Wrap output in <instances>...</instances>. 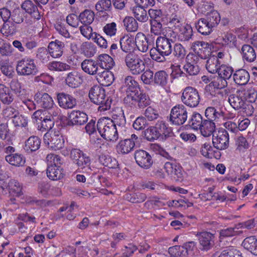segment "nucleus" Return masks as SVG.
<instances>
[{
	"instance_id": "f257e3e1",
	"label": "nucleus",
	"mask_w": 257,
	"mask_h": 257,
	"mask_svg": "<svg viewBox=\"0 0 257 257\" xmlns=\"http://www.w3.org/2000/svg\"><path fill=\"white\" fill-rule=\"evenodd\" d=\"M172 34H174L173 31L169 30L167 35L157 38L156 48L151 49L150 51V57L153 60L160 63L165 62L167 60L166 57L172 54L174 41L169 36L171 37Z\"/></svg>"
},
{
	"instance_id": "f03ea898",
	"label": "nucleus",
	"mask_w": 257,
	"mask_h": 257,
	"mask_svg": "<svg viewBox=\"0 0 257 257\" xmlns=\"http://www.w3.org/2000/svg\"><path fill=\"white\" fill-rule=\"evenodd\" d=\"M96 126L99 133L103 139L112 142L118 140V133L119 131L111 123L110 118L102 117L99 119Z\"/></svg>"
},
{
	"instance_id": "7ed1b4c3",
	"label": "nucleus",
	"mask_w": 257,
	"mask_h": 257,
	"mask_svg": "<svg viewBox=\"0 0 257 257\" xmlns=\"http://www.w3.org/2000/svg\"><path fill=\"white\" fill-rule=\"evenodd\" d=\"M89 97L93 103L99 105L98 110L100 111H104L110 108L111 101L106 97L104 89L99 86L95 85L90 88Z\"/></svg>"
},
{
	"instance_id": "20e7f679",
	"label": "nucleus",
	"mask_w": 257,
	"mask_h": 257,
	"mask_svg": "<svg viewBox=\"0 0 257 257\" xmlns=\"http://www.w3.org/2000/svg\"><path fill=\"white\" fill-rule=\"evenodd\" d=\"M124 62L128 69L133 75H139L144 72L146 64L140 56L133 52L126 54L124 56Z\"/></svg>"
},
{
	"instance_id": "39448f33",
	"label": "nucleus",
	"mask_w": 257,
	"mask_h": 257,
	"mask_svg": "<svg viewBox=\"0 0 257 257\" xmlns=\"http://www.w3.org/2000/svg\"><path fill=\"white\" fill-rule=\"evenodd\" d=\"M191 49L194 54L189 53L187 58H191L194 61H197L198 57L202 59H206L211 55V46L208 43L204 41H197L192 44Z\"/></svg>"
},
{
	"instance_id": "423d86ee",
	"label": "nucleus",
	"mask_w": 257,
	"mask_h": 257,
	"mask_svg": "<svg viewBox=\"0 0 257 257\" xmlns=\"http://www.w3.org/2000/svg\"><path fill=\"white\" fill-rule=\"evenodd\" d=\"M44 143L54 150H59L64 146V139L60 132L56 129L47 132L43 137Z\"/></svg>"
},
{
	"instance_id": "0eeeda50",
	"label": "nucleus",
	"mask_w": 257,
	"mask_h": 257,
	"mask_svg": "<svg viewBox=\"0 0 257 257\" xmlns=\"http://www.w3.org/2000/svg\"><path fill=\"white\" fill-rule=\"evenodd\" d=\"M16 71L21 76L35 75L38 72L34 60L31 58L23 59L18 61Z\"/></svg>"
},
{
	"instance_id": "6e6552de",
	"label": "nucleus",
	"mask_w": 257,
	"mask_h": 257,
	"mask_svg": "<svg viewBox=\"0 0 257 257\" xmlns=\"http://www.w3.org/2000/svg\"><path fill=\"white\" fill-rule=\"evenodd\" d=\"M188 118V109L183 104H178L171 109L170 120L175 125L183 124Z\"/></svg>"
},
{
	"instance_id": "1a4fd4ad",
	"label": "nucleus",
	"mask_w": 257,
	"mask_h": 257,
	"mask_svg": "<svg viewBox=\"0 0 257 257\" xmlns=\"http://www.w3.org/2000/svg\"><path fill=\"white\" fill-rule=\"evenodd\" d=\"M181 100L185 105L195 107L198 106L200 98L198 90L192 87H186L182 93Z\"/></svg>"
},
{
	"instance_id": "9d476101",
	"label": "nucleus",
	"mask_w": 257,
	"mask_h": 257,
	"mask_svg": "<svg viewBox=\"0 0 257 257\" xmlns=\"http://www.w3.org/2000/svg\"><path fill=\"white\" fill-rule=\"evenodd\" d=\"M70 158L73 163L78 167V169L87 168L90 170V159L82 151L77 149H73L70 152Z\"/></svg>"
},
{
	"instance_id": "9b49d317",
	"label": "nucleus",
	"mask_w": 257,
	"mask_h": 257,
	"mask_svg": "<svg viewBox=\"0 0 257 257\" xmlns=\"http://www.w3.org/2000/svg\"><path fill=\"white\" fill-rule=\"evenodd\" d=\"M212 144L215 148L219 150L227 149L229 146V135L224 128H220L212 136Z\"/></svg>"
},
{
	"instance_id": "f8f14e48",
	"label": "nucleus",
	"mask_w": 257,
	"mask_h": 257,
	"mask_svg": "<svg viewBox=\"0 0 257 257\" xmlns=\"http://www.w3.org/2000/svg\"><path fill=\"white\" fill-rule=\"evenodd\" d=\"M201 250L208 251L212 248L214 245V235L213 234L203 231L198 232L197 235Z\"/></svg>"
},
{
	"instance_id": "ddd939ff",
	"label": "nucleus",
	"mask_w": 257,
	"mask_h": 257,
	"mask_svg": "<svg viewBox=\"0 0 257 257\" xmlns=\"http://www.w3.org/2000/svg\"><path fill=\"white\" fill-rule=\"evenodd\" d=\"M134 156L136 163L141 168L148 169L153 164V161L151 155L145 150L136 151Z\"/></svg>"
},
{
	"instance_id": "4468645a",
	"label": "nucleus",
	"mask_w": 257,
	"mask_h": 257,
	"mask_svg": "<svg viewBox=\"0 0 257 257\" xmlns=\"http://www.w3.org/2000/svg\"><path fill=\"white\" fill-rule=\"evenodd\" d=\"M164 169L176 181L182 182L184 180V172L181 166L176 163L166 162Z\"/></svg>"
},
{
	"instance_id": "2eb2a0df",
	"label": "nucleus",
	"mask_w": 257,
	"mask_h": 257,
	"mask_svg": "<svg viewBox=\"0 0 257 257\" xmlns=\"http://www.w3.org/2000/svg\"><path fill=\"white\" fill-rule=\"evenodd\" d=\"M57 99L59 106L64 109H72L77 104L76 100L73 96L64 92L58 93Z\"/></svg>"
},
{
	"instance_id": "dca6fc26",
	"label": "nucleus",
	"mask_w": 257,
	"mask_h": 257,
	"mask_svg": "<svg viewBox=\"0 0 257 257\" xmlns=\"http://www.w3.org/2000/svg\"><path fill=\"white\" fill-rule=\"evenodd\" d=\"M88 120L87 115L79 110L72 111L68 116V126L81 125L85 123Z\"/></svg>"
},
{
	"instance_id": "f3484780",
	"label": "nucleus",
	"mask_w": 257,
	"mask_h": 257,
	"mask_svg": "<svg viewBox=\"0 0 257 257\" xmlns=\"http://www.w3.org/2000/svg\"><path fill=\"white\" fill-rule=\"evenodd\" d=\"M151 100L148 95L140 91L130 100V103H124L127 106L137 105L143 108L150 104Z\"/></svg>"
},
{
	"instance_id": "a211bd4d",
	"label": "nucleus",
	"mask_w": 257,
	"mask_h": 257,
	"mask_svg": "<svg viewBox=\"0 0 257 257\" xmlns=\"http://www.w3.org/2000/svg\"><path fill=\"white\" fill-rule=\"evenodd\" d=\"M38 7L36 4H35L31 0H26L21 5V8L23 11L30 15L32 18L39 20L41 19V15Z\"/></svg>"
},
{
	"instance_id": "6ab92c4d",
	"label": "nucleus",
	"mask_w": 257,
	"mask_h": 257,
	"mask_svg": "<svg viewBox=\"0 0 257 257\" xmlns=\"http://www.w3.org/2000/svg\"><path fill=\"white\" fill-rule=\"evenodd\" d=\"M242 92H236V93L231 94L228 97V102L230 105L235 109L246 108L245 100L241 95Z\"/></svg>"
},
{
	"instance_id": "aec40b11",
	"label": "nucleus",
	"mask_w": 257,
	"mask_h": 257,
	"mask_svg": "<svg viewBox=\"0 0 257 257\" xmlns=\"http://www.w3.org/2000/svg\"><path fill=\"white\" fill-rule=\"evenodd\" d=\"M64 46V43L58 40L51 42L48 47L51 56L54 58L60 57L63 54Z\"/></svg>"
},
{
	"instance_id": "412c9836",
	"label": "nucleus",
	"mask_w": 257,
	"mask_h": 257,
	"mask_svg": "<svg viewBox=\"0 0 257 257\" xmlns=\"http://www.w3.org/2000/svg\"><path fill=\"white\" fill-rule=\"evenodd\" d=\"M154 126L160 136L161 141L165 140L171 137L173 134L172 129L168 127L164 121H158Z\"/></svg>"
},
{
	"instance_id": "4be33fe9",
	"label": "nucleus",
	"mask_w": 257,
	"mask_h": 257,
	"mask_svg": "<svg viewBox=\"0 0 257 257\" xmlns=\"http://www.w3.org/2000/svg\"><path fill=\"white\" fill-rule=\"evenodd\" d=\"M135 146V143L133 140L124 139L120 141L117 145L116 151L119 154H127L134 149Z\"/></svg>"
},
{
	"instance_id": "5701e85b",
	"label": "nucleus",
	"mask_w": 257,
	"mask_h": 257,
	"mask_svg": "<svg viewBox=\"0 0 257 257\" xmlns=\"http://www.w3.org/2000/svg\"><path fill=\"white\" fill-rule=\"evenodd\" d=\"M82 69L88 74L94 75L97 74L98 64L97 61L91 59H85L81 64Z\"/></svg>"
},
{
	"instance_id": "b1692460",
	"label": "nucleus",
	"mask_w": 257,
	"mask_h": 257,
	"mask_svg": "<svg viewBox=\"0 0 257 257\" xmlns=\"http://www.w3.org/2000/svg\"><path fill=\"white\" fill-rule=\"evenodd\" d=\"M66 84L72 88L79 87L83 82L82 76L77 72L69 73L65 79Z\"/></svg>"
},
{
	"instance_id": "393cba45",
	"label": "nucleus",
	"mask_w": 257,
	"mask_h": 257,
	"mask_svg": "<svg viewBox=\"0 0 257 257\" xmlns=\"http://www.w3.org/2000/svg\"><path fill=\"white\" fill-rule=\"evenodd\" d=\"M96 79L98 82L105 86H110L114 80L113 74L109 70H103L97 74Z\"/></svg>"
},
{
	"instance_id": "a878e982",
	"label": "nucleus",
	"mask_w": 257,
	"mask_h": 257,
	"mask_svg": "<svg viewBox=\"0 0 257 257\" xmlns=\"http://www.w3.org/2000/svg\"><path fill=\"white\" fill-rule=\"evenodd\" d=\"M234 81L236 84H246L249 80V74L245 69H240L235 71L233 74Z\"/></svg>"
},
{
	"instance_id": "bb28decb",
	"label": "nucleus",
	"mask_w": 257,
	"mask_h": 257,
	"mask_svg": "<svg viewBox=\"0 0 257 257\" xmlns=\"http://www.w3.org/2000/svg\"><path fill=\"white\" fill-rule=\"evenodd\" d=\"M241 245L252 254L257 255V239L255 236H250L245 238Z\"/></svg>"
},
{
	"instance_id": "cd10ccee",
	"label": "nucleus",
	"mask_w": 257,
	"mask_h": 257,
	"mask_svg": "<svg viewBox=\"0 0 257 257\" xmlns=\"http://www.w3.org/2000/svg\"><path fill=\"white\" fill-rule=\"evenodd\" d=\"M215 123L214 121H212L207 119H204L202 123L201 126L199 130L202 136L205 137L210 136L215 132Z\"/></svg>"
},
{
	"instance_id": "c85d7f7f",
	"label": "nucleus",
	"mask_w": 257,
	"mask_h": 257,
	"mask_svg": "<svg viewBox=\"0 0 257 257\" xmlns=\"http://www.w3.org/2000/svg\"><path fill=\"white\" fill-rule=\"evenodd\" d=\"M205 115L207 120L212 121H218L223 117V112L220 109L214 107H208L205 111Z\"/></svg>"
},
{
	"instance_id": "c756f323",
	"label": "nucleus",
	"mask_w": 257,
	"mask_h": 257,
	"mask_svg": "<svg viewBox=\"0 0 257 257\" xmlns=\"http://www.w3.org/2000/svg\"><path fill=\"white\" fill-rule=\"evenodd\" d=\"M97 63L101 68L105 70H108L111 69L115 64L113 58L106 54L98 56Z\"/></svg>"
},
{
	"instance_id": "7c9ffc66",
	"label": "nucleus",
	"mask_w": 257,
	"mask_h": 257,
	"mask_svg": "<svg viewBox=\"0 0 257 257\" xmlns=\"http://www.w3.org/2000/svg\"><path fill=\"white\" fill-rule=\"evenodd\" d=\"M241 54L243 59L248 62H253L256 58L254 49L249 45H243L242 46Z\"/></svg>"
},
{
	"instance_id": "2f4dec72",
	"label": "nucleus",
	"mask_w": 257,
	"mask_h": 257,
	"mask_svg": "<svg viewBox=\"0 0 257 257\" xmlns=\"http://www.w3.org/2000/svg\"><path fill=\"white\" fill-rule=\"evenodd\" d=\"M41 140L37 136L30 137L25 142V150L28 153L38 150L40 147Z\"/></svg>"
},
{
	"instance_id": "473e14b6",
	"label": "nucleus",
	"mask_w": 257,
	"mask_h": 257,
	"mask_svg": "<svg viewBox=\"0 0 257 257\" xmlns=\"http://www.w3.org/2000/svg\"><path fill=\"white\" fill-rule=\"evenodd\" d=\"M47 175L52 180H58L63 178V169L61 167L49 166L47 169Z\"/></svg>"
},
{
	"instance_id": "72a5a7b5",
	"label": "nucleus",
	"mask_w": 257,
	"mask_h": 257,
	"mask_svg": "<svg viewBox=\"0 0 257 257\" xmlns=\"http://www.w3.org/2000/svg\"><path fill=\"white\" fill-rule=\"evenodd\" d=\"M179 38L182 42H187L192 39L193 30L191 26L187 24H184L179 30Z\"/></svg>"
},
{
	"instance_id": "f704fd0d",
	"label": "nucleus",
	"mask_w": 257,
	"mask_h": 257,
	"mask_svg": "<svg viewBox=\"0 0 257 257\" xmlns=\"http://www.w3.org/2000/svg\"><path fill=\"white\" fill-rule=\"evenodd\" d=\"M135 43L139 51L146 52L148 50V39L144 34L139 33L137 34L135 38Z\"/></svg>"
},
{
	"instance_id": "c9c22d12",
	"label": "nucleus",
	"mask_w": 257,
	"mask_h": 257,
	"mask_svg": "<svg viewBox=\"0 0 257 257\" xmlns=\"http://www.w3.org/2000/svg\"><path fill=\"white\" fill-rule=\"evenodd\" d=\"M221 61L215 55L210 56L207 60L206 68L209 72L214 74L219 70Z\"/></svg>"
},
{
	"instance_id": "e433bc0d",
	"label": "nucleus",
	"mask_w": 257,
	"mask_h": 257,
	"mask_svg": "<svg viewBox=\"0 0 257 257\" xmlns=\"http://www.w3.org/2000/svg\"><path fill=\"white\" fill-rule=\"evenodd\" d=\"M203 120L200 113L194 112L188 120V125L192 129L197 131L200 129Z\"/></svg>"
},
{
	"instance_id": "4c0bfd02",
	"label": "nucleus",
	"mask_w": 257,
	"mask_h": 257,
	"mask_svg": "<svg viewBox=\"0 0 257 257\" xmlns=\"http://www.w3.org/2000/svg\"><path fill=\"white\" fill-rule=\"evenodd\" d=\"M146 7L137 6L132 9V12L134 17L139 22L144 23L148 21V16Z\"/></svg>"
},
{
	"instance_id": "58836bf2",
	"label": "nucleus",
	"mask_w": 257,
	"mask_h": 257,
	"mask_svg": "<svg viewBox=\"0 0 257 257\" xmlns=\"http://www.w3.org/2000/svg\"><path fill=\"white\" fill-rule=\"evenodd\" d=\"M98 161L103 166L109 168H116L118 166L116 160L108 155L101 154L99 156Z\"/></svg>"
},
{
	"instance_id": "ea45409f",
	"label": "nucleus",
	"mask_w": 257,
	"mask_h": 257,
	"mask_svg": "<svg viewBox=\"0 0 257 257\" xmlns=\"http://www.w3.org/2000/svg\"><path fill=\"white\" fill-rule=\"evenodd\" d=\"M5 159L9 164L16 166H22L25 163L23 156L18 153L8 155L6 156Z\"/></svg>"
},
{
	"instance_id": "a19ab883",
	"label": "nucleus",
	"mask_w": 257,
	"mask_h": 257,
	"mask_svg": "<svg viewBox=\"0 0 257 257\" xmlns=\"http://www.w3.org/2000/svg\"><path fill=\"white\" fill-rule=\"evenodd\" d=\"M95 14L90 10L86 9L81 12L78 17L79 21L83 25H90L94 21Z\"/></svg>"
},
{
	"instance_id": "79ce46f5",
	"label": "nucleus",
	"mask_w": 257,
	"mask_h": 257,
	"mask_svg": "<svg viewBox=\"0 0 257 257\" xmlns=\"http://www.w3.org/2000/svg\"><path fill=\"white\" fill-rule=\"evenodd\" d=\"M120 112L118 115L113 114L112 119H110V120L111 123H113V125L117 127L119 131H122L125 128L126 120L122 110Z\"/></svg>"
},
{
	"instance_id": "37998d69",
	"label": "nucleus",
	"mask_w": 257,
	"mask_h": 257,
	"mask_svg": "<svg viewBox=\"0 0 257 257\" xmlns=\"http://www.w3.org/2000/svg\"><path fill=\"white\" fill-rule=\"evenodd\" d=\"M183 68L185 72L186 76L197 75L200 71L197 61H194L193 60L192 62H187L185 64Z\"/></svg>"
},
{
	"instance_id": "c03bdc74",
	"label": "nucleus",
	"mask_w": 257,
	"mask_h": 257,
	"mask_svg": "<svg viewBox=\"0 0 257 257\" xmlns=\"http://www.w3.org/2000/svg\"><path fill=\"white\" fill-rule=\"evenodd\" d=\"M204 19L212 28L216 27L221 21L220 14L216 11L208 13Z\"/></svg>"
},
{
	"instance_id": "a18cd8bd",
	"label": "nucleus",
	"mask_w": 257,
	"mask_h": 257,
	"mask_svg": "<svg viewBox=\"0 0 257 257\" xmlns=\"http://www.w3.org/2000/svg\"><path fill=\"white\" fill-rule=\"evenodd\" d=\"M119 44L122 52L128 53L134 49L135 42L132 39L123 37L120 38Z\"/></svg>"
},
{
	"instance_id": "49530a36",
	"label": "nucleus",
	"mask_w": 257,
	"mask_h": 257,
	"mask_svg": "<svg viewBox=\"0 0 257 257\" xmlns=\"http://www.w3.org/2000/svg\"><path fill=\"white\" fill-rule=\"evenodd\" d=\"M198 32L203 35H208L212 31L213 28L204 20L200 19L195 25Z\"/></svg>"
},
{
	"instance_id": "de8ad7c7",
	"label": "nucleus",
	"mask_w": 257,
	"mask_h": 257,
	"mask_svg": "<svg viewBox=\"0 0 257 257\" xmlns=\"http://www.w3.org/2000/svg\"><path fill=\"white\" fill-rule=\"evenodd\" d=\"M48 68L51 71H64L70 69L69 65L60 61H54L47 65Z\"/></svg>"
},
{
	"instance_id": "09e8293b",
	"label": "nucleus",
	"mask_w": 257,
	"mask_h": 257,
	"mask_svg": "<svg viewBox=\"0 0 257 257\" xmlns=\"http://www.w3.org/2000/svg\"><path fill=\"white\" fill-rule=\"evenodd\" d=\"M37 102L41 107L47 109L51 108L54 104L52 97L46 93H43Z\"/></svg>"
},
{
	"instance_id": "8fccbe9b",
	"label": "nucleus",
	"mask_w": 257,
	"mask_h": 257,
	"mask_svg": "<svg viewBox=\"0 0 257 257\" xmlns=\"http://www.w3.org/2000/svg\"><path fill=\"white\" fill-rule=\"evenodd\" d=\"M168 79V75L164 70L159 71L155 73L154 76V82L157 85L162 86H165Z\"/></svg>"
},
{
	"instance_id": "3c124183",
	"label": "nucleus",
	"mask_w": 257,
	"mask_h": 257,
	"mask_svg": "<svg viewBox=\"0 0 257 257\" xmlns=\"http://www.w3.org/2000/svg\"><path fill=\"white\" fill-rule=\"evenodd\" d=\"M173 56L178 60H182L185 58L186 54V51L183 46L179 43L174 44L172 46V51Z\"/></svg>"
},
{
	"instance_id": "603ef678",
	"label": "nucleus",
	"mask_w": 257,
	"mask_h": 257,
	"mask_svg": "<svg viewBox=\"0 0 257 257\" xmlns=\"http://www.w3.org/2000/svg\"><path fill=\"white\" fill-rule=\"evenodd\" d=\"M41 125H39L38 127L41 131H52V128L54 125V119L52 116H46L41 120Z\"/></svg>"
},
{
	"instance_id": "864d4df0",
	"label": "nucleus",
	"mask_w": 257,
	"mask_h": 257,
	"mask_svg": "<svg viewBox=\"0 0 257 257\" xmlns=\"http://www.w3.org/2000/svg\"><path fill=\"white\" fill-rule=\"evenodd\" d=\"M233 71V69L232 67L226 65H221L219 66L217 73L218 76L227 80L231 77Z\"/></svg>"
},
{
	"instance_id": "5fc2aeb1",
	"label": "nucleus",
	"mask_w": 257,
	"mask_h": 257,
	"mask_svg": "<svg viewBox=\"0 0 257 257\" xmlns=\"http://www.w3.org/2000/svg\"><path fill=\"white\" fill-rule=\"evenodd\" d=\"M26 18L24 11L20 8H17L12 11V20L15 24L22 23Z\"/></svg>"
},
{
	"instance_id": "6e6d98bb",
	"label": "nucleus",
	"mask_w": 257,
	"mask_h": 257,
	"mask_svg": "<svg viewBox=\"0 0 257 257\" xmlns=\"http://www.w3.org/2000/svg\"><path fill=\"white\" fill-rule=\"evenodd\" d=\"M48 50L45 47H40L37 51L36 57L43 63H46L50 60L51 55Z\"/></svg>"
},
{
	"instance_id": "4d7b16f0",
	"label": "nucleus",
	"mask_w": 257,
	"mask_h": 257,
	"mask_svg": "<svg viewBox=\"0 0 257 257\" xmlns=\"http://www.w3.org/2000/svg\"><path fill=\"white\" fill-rule=\"evenodd\" d=\"M150 21H165L166 17L160 9H151L148 11Z\"/></svg>"
},
{
	"instance_id": "13d9d810",
	"label": "nucleus",
	"mask_w": 257,
	"mask_h": 257,
	"mask_svg": "<svg viewBox=\"0 0 257 257\" xmlns=\"http://www.w3.org/2000/svg\"><path fill=\"white\" fill-rule=\"evenodd\" d=\"M123 23L128 32H136L138 29V24L136 20L132 17H125Z\"/></svg>"
},
{
	"instance_id": "bf43d9fd",
	"label": "nucleus",
	"mask_w": 257,
	"mask_h": 257,
	"mask_svg": "<svg viewBox=\"0 0 257 257\" xmlns=\"http://www.w3.org/2000/svg\"><path fill=\"white\" fill-rule=\"evenodd\" d=\"M244 100L250 102H254L257 98L256 90L252 87L245 89L243 92L241 91Z\"/></svg>"
},
{
	"instance_id": "052dcab7",
	"label": "nucleus",
	"mask_w": 257,
	"mask_h": 257,
	"mask_svg": "<svg viewBox=\"0 0 257 257\" xmlns=\"http://www.w3.org/2000/svg\"><path fill=\"white\" fill-rule=\"evenodd\" d=\"M46 160L47 161V167L55 166L59 167L62 164L61 158L56 154H50L47 156Z\"/></svg>"
},
{
	"instance_id": "680f3d73",
	"label": "nucleus",
	"mask_w": 257,
	"mask_h": 257,
	"mask_svg": "<svg viewBox=\"0 0 257 257\" xmlns=\"http://www.w3.org/2000/svg\"><path fill=\"white\" fill-rule=\"evenodd\" d=\"M0 138L6 141L7 144H12V140L9 136V129L7 123H1L0 124Z\"/></svg>"
},
{
	"instance_id": "e2e57ef3",
	"label": "nucleus",
	"mask_w": 257,
	"mask_h": 257,
	"mask_svg": "<svg viewBox=\"0 0 257 257\" xmlns=\"http://www.w3.org/2000/svg\"><path fill=\"white\" fill-rule=\"evenodd\" d=\"M145 137L150 142H154L157 140H160V136L154 126H151L145 130Z\"/></svg>"
},
{
	"instance_id": "0e129e2a",
	"label": "nucleus",
	"mask_w": 257,
	"mask_h": 257,
	"mask_svg": "<svg viewBox=\"0 0 257 257\" xmlns=\"http://www.w3.org/2000/svg\"><path fill=\"white\" fill-rule=\"evenodd\" d=\"M111 8V0H99L95 5L96 10L99 12L110 11Z\"/></svg>"
},
{
	"instance_id": "69168bd1",
	"label": "nucleus",
	"mask_w": 257,
	"mask_h": 257,
	"mask_svg": "<svg viewBox=\"0 0 257 257\" xmlns=\"http://www.w3.org/2000/svg\"><path fill=\"white\" fill-rule=\"evenodd\" d=\"M139 88L138 83L137 82L136 85L134 84L131 87L129 88L126 92V96L123 99V102L130 103L131 99H132L134 96L140 92Z\"/></svg>"
},
{
	"instance_id": "338daca9",
	"label": "nucleus",
	"mask_w": 257,
	"mask_h": 257,
	"mask_svg": "<svg viewBox=\"0 0 257 257\" xmlns=\"http://www.w3.org/2000/svg\"><path fill=\"white\" fill-rule=\"evenodd\" d=\"M8 186L11 192L16 194V196L21 195L22 187L18 181L11 179L9 182Z\"/></svg>"
},
{
	"instance_id": "774afa93",
	"label": "nucleus",
	"mask_w": 257,
	"mask_h": 257,
	"mask_svg": "<svg viewBox=\"0 0 257 257\" xmlns=\"http://www.w3.org/2000/svg\"><path fill=\"white\" fill-rule=\"evenodd\" d=\"M218 257H242L240 252L235 248H227L223 250Z\"/></svg>"
}]
</instances>
